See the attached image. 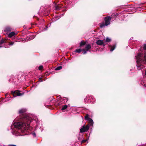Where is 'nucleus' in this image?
<instances>
[{"label":"nucleus","instance_id":"24","mask_svg":"<svg viewBox=\"0 0 146 146\" xmlns=\"http://www.w3.org/2000/svg\"><path fill=\"white\" fill-rule=\"evenodd\" d=\"M56 8V9H60V7L58 6H57Z\"/></svg>","mask_w":146,"mask_h":146},{"label":"nucleus","instance_id":"23","mask_svg":"<svg viewBox=\"0 0 146 146\" xmlns=\"http://www.w3.org/2000/svg\"><path fill=\"white\" fill-rule=\"evenodd\" d=\"M39 79L41 81H43L44 80L42 79V77L40 78H39Z\"/></svg>","mask_w":146,"mask_h":146},{"label":"nucleus","instance_id":"4","mask_svg":"<svg viewBox=\"0 0 146 146\" xmlns=\"http://www.w3.org/2000/svg\"><path fill=\"white\" fill-rule=\"evenodd\" d=\"M11 93L14 97H16L17 96H21L24 94V93L23 92L21 93L20 91L19 90H17L14 91H12L11 92Z\"/></svg>","mask_w":146,"mask_h":146},{"label":"nucleus","instance_id":"35","mask_svg":"<svg viewBox=\"0 0 146 146\" xmlns=\"http://www.w3.org/2000/svg\"><path fill=\"white\" fill-rule=\"evenodd\" d=\"M57 104H58V105H60V104L59 103Z\"/></svg>","mask_w":146,"mask_h":146},{"label":"nucleus","instance_id":"6","mask_svg":"<svg viewBox=\"0 0 146 146\" xmlns=\"http://www.w3.org/2000/svg\"><path fill=\"white\" fill-rule=\"evenodd\" d=\"M85 119L86 120L89 121V123L90 126H92L93 124V121L92 119L89 117V115L88 114H86L85 116Z\"/></svg>","mask_w":146,"mask_h":146},{"label":"nucleus","instance_id":"13","mask_svg":"<svg viewBox=\"0 0 146 146\" xmlns=\"http://www.w3.org/2000/svg\"><path fill=\"white\" fill-rule=\"evenodd\" d=\"M15 33L14 32H12L9 33L8 35V36L9 37H11L12 36H14L15 35Z\"/></svg>","mask_w":146,"mask_h":146},{"label":"nucleus","instance_id":"5","mask_svg":"<svg viewBox=\"0 0 146 146\" xmlns=\"http://www.w3.org/2000/svg\"><path fill=\"white\" fill-rule=\"evenodd\" d=\"M89 126L88 124L86 125V126L85 125L82 126L80 129V133H84L85 132H87L89 128Z\"/></svg>","mask_w":146,"mask_h":146},{"label":"nucleus","instance_id":"2","mask_svg":"<svg viewBox=\"0 0 146 146\" xmlns=\"http://www.w3.org/2000/svg\"><path fill=\"white\" fill-rule=\"evenodd\" d=\"M29 125V124L28 123H26L25 122H23L22 121L15 123L14 124L15 127L18 128V129L22 128L26 130L30 129Z\"/></svg>","mask_w":146,"mask_h":146},{"label":"nucleus","instance_id":"15","mask_svg":"<svg viewBox=\"0 0 146 146\" xmlns=\"http://www.w3.org/2000/svg\"><path fill=\"white\" fill-rule=\"evenodd\" d=\"M82 51V49L80 48L76 49V50L75 51V52H76L78 53H79L80 52Z\"/></svg>","mask_w":146,"mask_h":146},{"label":"nucleus","instance_id":"10","mask_svg":"<svg viewBox=\"0 0 146 146\" xmlns=\"http://www.w3.org/2000/svg\"><path fill=\"white\" fill-rule=\"evenodd\" d=\"M86 43V41L85 42L84 40H82L80 43V47H81L83 46L84 45H85Z\"/></svg>","mask_w":146,"mask_h":146},{"label":"nucleus","instance_id":"19","mask_svg":"<svg viewBox=\"0 0 146 146\" xmlns=\"http://www.w3.org/2000/svg\"><path fill=\"white\" fill-rule=\"evenodd\" d=\"M87 141V139H84L82 140L81 141V143H86Z\"/></svg>","mask_w":146,"mask_h":146},{"label":"nucleus","instance_id":"1","mask_svg":"<svg viewBox=\"0 0 146 146\" xmlns=\"http://www.w3.org/2000/svg\"><path fill=\"white\" fill-rule=\"evenodd\" d=\"M135 57L137 69L139 70L145 67V65H146V53H145L144 54L139 53Z\"/></svg>","mask_w":146,"mask_h":146},{"label":"nucleus","instance_id":"25","mask_svg":"<svg viewBox=\"0 0 146 146\" xmlns=\"http://www.w3.org/2000/svg\"><path fill=\"white\" fill-rule=\"evenodd\" d=\"M143 49L144 50H146V44H144Z\"/></svg>","mask_w":146,"mask_h":146},{"label":"nucleus","instance_id":"11","mask_svg":"<svg viewBox=\"0 0 146 146\" xmlns=\"http://www.w3.org/2000/svg\"><path fill=\"white\" fill-rule=\"evenodd\" d=\"M109 47L111 48L110 50L111 51H112L116 47V45L115 44L113 45V46H112L110 45H109Z\"/></svg>","mask_w":146,"mask_h":146},{"label":"nucleus","instance_id":"28","mask_svg":"<svg viewBox=\"0 0 146 146\" xmlns=\"http://www.w3.org/2000/svg\"><path fill=\"white\" fill-rule=\"evenodd\" d=\"M32 135L33 136L35 137H36V133H32Z\"/></svg>","mask_w":146,"mask_h":146},{"label":"nucleus","instance_id":"12","mask_svg":"<svg viewBox=\"0 0 146 146\" xmlns=\"http://www.w3.org/2000/svg\"><path fill=\"white\" fill-rule=\"evenodd\" d=\"M68 107L67 105H65L62 106L61 110L62 111H64L66 110Z\"/></svg>","mask_w":146,"mask_h":146},{"label":"nucleus","instance_id":"36","mask_svg":"<svg viewBox=\"0 0 146 146\" xmlns=\"http://www.w3.org/2000/svg\"><path fill=\"white\" fill-rule=\"evenodd\" d=\"M116 16H117V15H115Z\"/></svg>","mask_w":146,"mask_h":146},{"label":"nucleus","instance_id":"7","mask_svg":"<svg viewBox=\"0 0 146 146\" xmlns=\"http://www.w3.org/2000/svg\"><path fill=\"white\" fill-rule=\"evenodd\" d=\"M111 19V17L109 16H107L104 18V20L106 26H107L110 24Z\"/></svg>","mask_w":146,"mask_h":146},{"label":"nucleus","instance_id":"31","mask_svg":"<svg viewBox=\"0 0 146 146\" xmlns=\"http://www.w3.org/2000/svg\"><path fill=\"white\" fill-rule=\"evenodd\" d=\"M34 17H36V18L37 19V20H39V19H38V18H37V17H36L34 16Z\"/></svg>","mask_w":146,"mask_h":146},{"label":"nucleus","instance_id":"17","mask_svg":"<svg viewBox=\"0 0 146 146\" xmlns=\"http://www.w3.org/2000/svg\"><path fill=\"white\" fill-rule=\"evenodd\" d=\"M62 66H59L57 67L56 69L55 70H58L62 69Z\"/></svg>","mask_w":146,"mask_h":146},{"label":"nucleus","instance_id":"32","mask_svg":"<svg viewBox=\"0 0 146 146\" xmlns=\"http://www.w3.org/2000/svg\"><path fill=\"white\" fill-rule=\"evenodd\" d=\"M78 139L79 140H81V139L80 137H78Z\"/></svg>","mask_w":146,"mask_h":146},{"label":"nucleus","instance_id":"33","mask_svg":"<svg viewBox=\"0 0 146 146\" xmlns=\"http://www.w3.org/2000/svg\"><path fill=\"white\" fill-rule=\"evenodd\" d=\"M145 74L146 75V69L145 70Z\"/></svg>","mask_w":146,"mask_h":146},{"label":"nucleus","instance_id":"9","mask_svg":"<svg viewBox=\"0 0 146 146\" xmlns=\"http://www.w3.org/2000/svg\"><path fill=\"white\" fill-rule=\"evenodd\" d=\"M96 43L97 45H102L103 44V41L100 40H98L96 41Z\"/></svg>","mask_w":146,"mask_h":146},{"label":"nucleus","instance_id":"21","mask_svg":"<svg viewBox=\"0 0 146 146\" xmlns=\"http://www.w3.org/2000/svg\"><path fill=\"white\" fill-rule=\"evenodd\" d=\"M43 68V66L42 65H40L38 69L39 70H42Z\"/></svg>","mask_w":146,"mask_h":146},{"label":"nucleus","instance_id":"14","mask_svg":"<svg viewBox=\"0 0 146 146\" xmlns=\"http://www.w3.org/2000/svg\"><path fill=\"white\" fill-rule=\"evenodd\" d=\"M100 27L101 28H103L105 26V23L104 24V23H100Z\"/></svg>","mask_w":146,"mask_h":146},{"label":"nucleus","instance_id":"3","mask_svg":"<svg viewBox=\"0 0 146 146\" xmlns=\"http://www.w3.org/2000/svg\"><path fill=\"white\" fill-rule=\"evenodd\" d=\"M26 110L25 109H23L19 110V113L20 115L21 116V118L23 119V121L24 120L27 119V115H25V113L26 112Z\"/></svg>","mask_w":146,"mask_h":146},{"label":"nucleus","instance_id":"27","mask_svg":"<svg viewBox=\"0 0 146 146\" xmlns=\"http://www.w3.org/2000/svg\"><path fill=\"white\" fill-rule=\"evenodd\" d=\"M49 75V74H48L47 72H46L45 73V75L46 76H48Z\"/></svg>","mask_w":146,"mask_h":146},{"label":"nucleus","instance_id":"20","mask_svg":"<svg viewBox=\"0 0 146 146\" xmlns=\"http://www.w3.org/2000/svg\"><path fill=\"white\" fill-rule=\"evenodd\" d=\"M5 42V40L3 39H2L0 41V44H1L3 43H4Z\"/></svg>","mask_w":146,"mask_h":146},{"label":"nucleus","instance_id":"16","mask_svg":"<svg viewBox=\"0 0 146 146\" xmlns=\"http://www.w3.org/2000/svg\"><path fill=\"white\" fill-rule=\"evenodd\" d=\"M111 40L108 37H107L106 38V42H109L111 41Z\"/></svg>","mask_w":146,"mask_h":146},{"label":"nucleus","instance_id":"8","mask_svg":"<svg viewBox=\"0 0 146 146\" xmlns=\"http://www.w3.org/2000/svg\"><path fill=\"white\" fill-rule=\"evenodd\" d=\"M91 48V45L90 44H87L85 47V49L86 51H88Z\"/></svg>","mask_w":146,"mask_h":146},{"label":"nucleus","instance_id":"30","mask_svg":"<svg viewBox=\"0 0 146 146\" xmlns=\"http://www.w3.org/2000/svg\"><path fill=\"white\" fill-rule=\"evenodd\" d=\"M106 44H105L104 42H103V44H102V45L103 46H104Z\"/></svg>","mask_w":146,"mask_h":146},{"label":"nucleus","instance_id":"34","mask_svg":"<svg viewBox=\"0 0 146 146\" xmlns=\"http://www.w3.org/2000/svg\"><path fill=\"white\" fill-rule=\"evenodd\" d=\"M7 95V94H6L5 95L6 96Z\"/></svg>","mask_w":146,"mask_h":146},{"label":"nucleus","instance_id":"29","mask_svg":"<svg viewBox=\"0 0 146 146\" xmlns=\"http://www.w3.org/2000/svg\"><path fill=\"white\" fill-rule=\"evenodd\" d=\"M8 146H17L16 145H9Z\"/></svg>","mask_w":146,"mask_h":146},{"label":"nucleus","instance_id":"26","mask_svg":"<svg viewBox=\"0 0 146 146\" xmlns=\"http://www.w3.org/2000/svg\"><path fill=\"white\" fill-rule=\"evenodd\" d=\"M14 42H11L9 43V44L10 45H13L14 44Z\"/></svg>","mask_w":146,"mask_h":146},{"label":"nucleus","instance_id":"22","mask_svg":"<svg viewBox=\"0 0 146 146\" xmlns=\"http://www.w3.org/2000/svg\"><path fill=\"white\" fill-rule=\"evenodd\" d=\"M30 37H31V39H33L35 38V35H31Z\"/></svg>","mask_w":146,"mask_h":146},{"label":"nucleus","instance_id":"18","mask_svg":"<svg viewBox=\"0 0 146 146\" xmlns=\"http://www.w3.org/2000/svg\"><path fill=\"white\" fill-rule=\"evenodd\" d=\"M82 51H83V54H85L87 53V51H86V50L84 49H82Z\"/></svg>","mask_w":146,"mask_h":146}]
</instances>
